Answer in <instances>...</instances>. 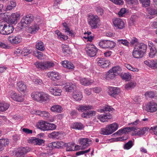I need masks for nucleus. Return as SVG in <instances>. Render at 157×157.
Wrapping results in <instances>:
<instances>
[{"instance_id": "30", "label": "nucleus", "mask_w": 157, "mask_h": 157, "mask_svg": "<svg viewBox=\"0 0 157 157\" xmlns=\"http://www.w3.org/2000/svg\"><path fill=\"white\" fill-rule=\"evenodd\" d=\"M147 48V45L143 43H138L135 45L134 47L135 49L142 50L145 52L146 51Z\"/></svg>"}, {"instance_id": "60", "label": "nucleus", "mask_w": 157, "mask_h": 157, "mask_svg": "<svg viewBox=\"0 0 157 157\" xmlns=\"http://www.w3.org/2000/svg\"><path fill=\"white\" fill-rule=\"evenodd\" d=\"M48 126L47 131L55 129L56 127V125L54 124L48 123Z\"/></svg>"}, {"instance_id": "64", "label": "nucleus", "mask_w": 157, "mask_h": 157, "mask_svg": "<svg viewBox=\"0 0 157 157\" xmlns=\"http://www.w3.org/2000/svg\"><path fill=\"white\" fill-rule=\"evenodd\" d=\"M126 12V9L124 8H122L118 12V14L120 17H123V15Z\"/></svg>"}, {"instance_id": "14", "label": "nucleus", "mask_w": 157, "mask_h": 157, "mask_svg": "<svg viewBox=\"0 0 157 157\" xmlns=\"http://www.w3.org/2000/svg\"><path fill=\"white\" fill-rule=\"evenodd\" d=\"M77 80L80 82L81 85L84 86L91 85L94 82L92 79L82 77H78Z\"/></svg>"}, {"instance_id": "26", "label": "nucleus", "mask_w": 157, "mask_h": 157, "mask_svg": "<svg viewBox=\"0 0 157 157\" xmlns=\"http://www.w3.org/2000/svg\"><path fill=\"white\" fill-rule=\"evenodd\" d=\"M10 106V104L9 103L3 101H0V112L6 111Z\"/></svg>"}, {"instance_id": "45", "label": "nucleus", "mask_w": 157, "mask_h": 157, "mask_svg": "<svg viewBox=\"0 0 157 157\" xmlns=\"http://www.w3.org/2000/svg\"><path fill=\"white\" fill-rule=\"evenodd\" d=\"M63 51L65 56H68V54H70L71 52L69 49V46L67 45L63 44L62 45Z\"/></svg>"}, {"instance_id": "18", "label": "nucleus", "mask_w": 157, "mask_h": 157, "mask_svg": "<svg viewBox=\"0 0 157 157\" xmlns=\"http://www.w3.org/2000/svg\"><path fill=\"white\" fill-rule=\"evenodd\" d=\"M47 75L48 77L54 81L59 80L61 78L60 75L58 72L55 71L48 72Z\"/></svg>"}, {"instance_id": "50", "label": "nucleus", "mask_w": 157, "mask_h": 157, "mask_svg": "<svg viewBox=\"0 0 157 157\" xmlns=\"http://www.w3.org/2000/svg\"><path fill=\"white\" fill-rule=\"evenodd\" d=\"M150 49V52L149 53V57L151 58H153L155 56L157 52V50L155 48L151 47Z\"/></svg>"}, {"instance_id": "36", "label": "nucleus", "mask_w": 157, "mask_h": 157, "mask_svg": "<svg viewBox=\"0 0 157 157\" xmlns=\"http://www.w3.org/2000/svg\"><path fill=\"white\" fill-rule=\"evenodd\" d=\"M55 34L57 35L58 39L61 40H67L68 37L67 36L63 34L59 30H57L55 32Z\"/></svg>"}, {"instance_id": "16", "label": "nucleus", "mask_w": 157, "mask_h": 157, "mask_svg": "<svg viewBox=\"0 0 157 157\" xmlns=\"http://www.w3.org/2000/svg\"><path fill=\"white\" fill-rule=\"evenodd\" d=\"M36 114L44 117V118L47 119L49 118L48 120L50 122H52L54 120V118L53 117H51V119H50V113L47 112L45 111H41L40 110H37L36 111Z\"/></svg>"}, {"instance_id": "43", "label": "nucleus", "mask_w": 157, "mask_h": 157, "mask_svg": "<svg viewBox=\"0 0 157 157\" xmlns=\"http://www.w3.org/2000/svg\"><path fill=\"white\" fill-rule=\"evenodd\" d=\"M147 130L146 128H143L141 129H139L136 130L134 132V134L136 135L141 136L145 134Z\"/></svg>"}, {"instance_id": "27", "label": "nucleus", "mask_w": 157, "mask_h": 157, "mask_svg": "<svg viewBox=\"0 0 157 157\" xmlns=\"http://www.w3.org/2000/svg\"><path fill=\"white\" fill-rule=\"evenodd\" d=\"M98 65L102 68H107L110 64V63L109 60H105L104 59H100L98 61Z\"/></svg>"}, {"instance_id": "61", "label": "nucleus", "mask_w": 157, "mask_h": 157, "mask_svg": "<svg viewBox=\"0 0 157 157\" xmlns=\"http://www.w3.org/2000/svg\"><path fill=\"white\" fill-rule=\"evenodd\" d=\"M0 17L4 21H6L8 19L9 20V17L6 13H2L0 14Z\"/></svg>"}, {"instance_id": "57", "label": "nucleus", "mask_w": 157, "mask_h": 157, "mask_svg": "<svg viewBox=\"0 0 157 157\" xmlns=\"http://www.w3.org/2000/svg\"><path fill=\"white\" fill-rule=\"evenodd\" d=\"M117 43L119 44H122L123 45L128 46L129 45V42L126 40H117Z\"/></svg>"}, {"instance_id": "7", "label": "nucleus", "mask_w": 157, "mask_h": 157, "mask_svg": "<svg viewBox=\"0 0 157 157\" xmlns=\"http://www.w3.org/2000/svg\"><path fill=\"white\" fill-rule=\"evenodd\" d=\"M85 49L86 54L91 57L94 56L96 55L98 51L95 46L91 44H86Z\"/></svg>"}, {"instance_id": "2", "label": "nucleus", "mask_w": 157, "mask_h": 157, "mask_svg": "<svg viewBox=\"0 0 157 157\" xmlns=\"http://www.w3.org/2000/svg\"><path fill=\"white\" fill-rule=\"evenodd\" d=\"M118 128V124L115 122L113 123L107 125L105 128H101L100 133L103 135H109L116 131Z\"/></svg>"}, {"instance_id": "55", "label": "nucleus", "mask_w": 157, "mask_h": 157, "mask_svg": "<svg viewBox=\"0 0 157 157\" xmlns=\"http://www.w3.org/2000/svg\"><path fill=\"white\" fill-rule=\"evenodd\" d=\"M0 140L3 149L4 146H7L9 143V141L8 139H0Z\"/></svg>"}, {"instance_id": "22", "label": "nucleus", "mask_w": 157, "mask_h": 157, "mask_svg": "<svg viewBox=\"0 0 157 157\" xmlns=\"http://www.w3.org/2000/svg\"><path fill=\"white\" fill-rule=\"evenodd\" d=\"M64 143L61 141L52 142L48 144V147L51 148H60L64 145Z\"/></svg>"}, {"instance_id": "19", "label": "nucleus", "mask_w": 157, "mask_h": 157, "mask_svg": "<svg viewBox=\"0 0 157 157\" xmlns=\"http://www.w3.org/2000/svg\"><path fill=\"white\" fill-rule=\"evenodd\" d=\"M48 123L45 121H40L36 124V126L37 128L43 131H47Z\"/></svg>"}, {"instance_id": "56", "label": "nucleus", "mask_w": 157, "mask_h": 157, "mask_svg": "<svg viewBox=\"0 0 157 157\" xmlns=\"http://www.w3.org/2000/svg\"><path fill=\"white\" fill-rule=\"evenodd\" d=\"M126 2L128 4L132 5V7L138 3L137 0H126Z\"/></svg>"}, {"instance_id": "41", "label": "nucleus", "mask_w": 157, "mask_h": 157, "mask_svg": "<svg viewBox=\"0 0 157 157\" xmlns=\"http://www.w3.org/2000/svg\"><path fill=\"white\" fill-rule=\"evenodd\" d=\"M63 109L61 107L58 105L52 106L51 108V111L54 112H56L58 113L61 112Z\"/></svg>"}, {"instance_id": "59", "label": "nucleus", "mask_w": 157, "mask_h": 157, "mask_svg": "<svg viewBox=\"0 0 157 157\" xmlns=\"http://www.w3.org/2000/svg\"><path fill=\"white\" fill-rule=\"evenodd\" d=\"M90 34H84L85 36H83V38L87 40V41H92L94 39V36L92 35H90Z\"/></svg>"}, {"instance_id": "24", "label": "nucleus", "mask_w": 157, "mask_h": 157, "mask_svg": "<svg viewBox=\"0 0 157 157\" xmlns=\"http://www.w3.org/2000/svg\"><path fill=\"white\" fill-rule=\"evenodd\" d=\"M20 15L17 13H12L9 17V21L12 24H15L20 18Z\"/></svg>"}, {"instance_id": "28", "label": "nucleus", "mask_w": 157, "mask_h": 157, "mask_svg": "<svg viewBox=\"0 0 157 157\" xmlns=\"http://www.w3.org/2000/svg\"><path fill=\"white\" fill-rule=\"evenodd\" d=\"M112 116L110 113H108L105 114H101L97 116L98 119L101 121L104 122L107 121V119H110L112 118Z\"/></svg>"}, {"instance_id": "21", "label": "nucleus", "mask_w": 157, "mask_h": 157, "mask_svg": "<svg viewBox=\"0 0 157 157\" xmlns=\"http://www.w3.org/2000/svg\"><path fill=\"white\" fill-rule=\"evenodd\" d=\"M76 109L79 111L82 112L87 110L93 109L94 107L89 105H79L76 107Z\"/></svg>"}, {"instance_id": "44", "label": "nucleus", "mask_w": 157, "mask_h": 157, "mask_svg": "<svg viewBox=\"0 0 157 157\" xmlns=\"http://www.w3.org/2000/svg\"><path fill=\"white\" fill-rule=\"evenodd\" d=\"M31 79L35 84L40 85L43 83L42 80L37 77H35L34 76H32Z\"/></svg>"}, {"instance_id": "53", "label": "nucleus", "mask_w": 157, "mask_h": 157, "mask_svg": "<svg viewBox=\"0 0 157 157\" xmlns=\"http://www.w3.org/2000/svg\"><path fill=\"white\" fill-rule=\"evenodd\" d=\"M127 130H128V128L126 127L124 128L118 130L117 132H115L114 135H120L123 133H126L128 132Z\"/></svg>"}, {"instance_id": "15", "label": "nucleus", "mask_w": 157, "mask_h": 157, "mask_svg": "<svg viewBox=\"0 0 157 157\" xmlns=\"http://www.w3.org/2000/svg\"><path fill=\"white\" fill-rule=\"evenodd\" d=\"M79 141L82 148L83 149L90 145L92 143V140L88 138H81Z\"/></svg>"}, {"instance_id": "11", "label": "nucleus", "mask_w": 157, "mask_h": 157, "mask_svg": "<svg viewBox=\"0 0 157 157\" xmlns=\"http://www.w3.org/2000/svg\"><path fill=\"white\" fill-rule=\"evenodd\" d=\"M21 36L18 35H11L8 38L9 41L11 44H17L22 41Z\"/></svg>"}, {"instance_id": "49", "label": "nucleus", "mask_w": 157, "mask_h": 157, "mask_svg": "<svg viewBox=\"0 0 157 157\" xmlns=\"http://www.w3.org/2000/svg\"><path fill=\"white\" fill-rule=\"evenodd\" d=\"M148 13L151 16L157 14V7L156 10L153 8H148L147 9Z\"/></svg>"}, {"instance_id": "40", "label": "nucleus", "mask_w": 157, "mask_h": 157, "mask_svg": "<svg viewBox=\"0 0 157 157\" xmlns=\"http://www.w3.org/2000/svg\"><path fill=\"white\" fill-rule=\"evenodd\" d=\"M16 5L15 2L13 1H10L6 6L5 10L7 11L12 10L16 6Z\"/></svg>"}, {"instance_id": "39", "label": "nucleus", "mask_w": 157, "mask_h": 157, "mask_svg": "<svg viewBox=\"0 0 157 157\" xmlns=\"http://www.w3.org/2000/svg\"><path fill=\"white\" fill-rule=\"evenodd\" d=\"M61 136V133L59 132L54 131L49 135V137L52 139H59Z\"/></svg>"}, {"instance_id": "25", "label": "nucleus", "mask_w": 157, "mask_h": 157, "mask_svg": "<svg viewBox=\"0 0 157 157\" xmlns=\"http://www.w3.org/2000/svg\"><path fill=\"white\" fill-rule=\"evenodd\" d=\"M145 53V52L142 50H139L137 49H135V48H134L132 53V55L134 58H140L144 56Z\"/></svg>"}, {"instance_id": "10", "label": "nucleus", "mask_w": 157, "mask_h": 157, "mask_svg": "<svg viewBox=\"0 0 157 157\" xmlns=\"http://www.w3.org/2000/svg\"><path fill=\"white\" fill-rule=\"evenodd\" d=\"M33 20V16L32 14H29L24 16L21 21V26L22 27H26L27 25L30 24Z\"/></svg>"}, {"instance_id": "6", "label": "nucleus", "mask_w": 157, "mask_h": 157, "mask_svg": "<svg viewBox=\"0 0 157 157\" xmlns=\"http://www.w3.org/2000/svg\"><path fill=\"white\" fill-rule=\"evenodd\" d=\"M36 67L42 69H46L53 67L55 64L52 61H46L43 62H36L35 63Z\"/></svg>"}, {"instance_id": "9", "label": "nucleus", "mask_w": 157, "mask_h": 157, "mask_svg": "<svg viewBox=\"0 0 157 157\" xmlns=\"http://www.w3.org/2000/svg\"><path fill=\"white\" fill-rule=\"evenodd\" d=\"M145 110L151 113L156 112L157 110V104L153 101L148 102L145 105Z\"/></svg>"}, {"instance_id": "48", "label": "nucleus", "mask_w": 157, "mask_h": 157, "mask_svg": "<svg viewBox=\"0 0 157 157\" xmlns=\"http://www.w3.org/2000/svg\"><path fill=\"white\" fill-rule=\"evenodd\" d=\"M110 69L116 75L119 74L121 71V68L118 66L114 67Z\"/></svg>"}, {"instance_id": "63", "label": "nucleus", "mask_w": 157, "mask_h": 157, "mask_svg": "<svg viewBox=\"0 0 157 157\" xmlns=\"http://www.w3.org/2000/svg\"><path fill=\"white\" fill-rule=\"evenodd\" d=\"M151 132H153L155 135H157V126H154L151 128L149 130Z\"/></svg>"}, {"instance_id": "54", "label": "nucleus", "mask_w": 157, "mask_h": 157, "mask_svg": "<svg viewBox=\"0 0 157 157\" xmlns=\"http://www.w3.org/2000/svg\"><path fill=\"white\" fill-rule=\"evenodd\" d=\"M133 145L132 141L130 140L124 145V148L125 149L128 150L131 148Z\"/></svg>"}, {"instance_id": "46", "label": "nucleus", "mask_w": 157, "mask_h": 157, "mask_svg": "<svg viewBox=\"0 0 157 157\" xmlns=\"http://www.w3.org/2000/svg\"><path fill=\"white\" fill-rule=\"evenodd\" d=\"M36 49L42 51H44L45 49L43 43L41 41H40L36 44Z\"/></svg>"}, {"instance_id": "17", "label": "nucleus", "mask_w": 157, "mask_h": 157, "mask_svg": "<svg viewBox=\"0 0 157 157\" xmlns=\"http://www.w3.org/2000/svg\"><path fill=\"white\" fill-rule=\"evenodd\" d=\"M144 63L148 67L155 69L157 68V59H154L152 60L148 59L144 62Z\"/></svg>"}, {"instance_id": "1", "label": "nucleus", "mask_w": 157, "mask_h": 157, "mask_svg": "<svg viewBox=\"0 0 157 157\" xmlns=\"http://www.w3.org/2000/svg\"><path fill=\"white\" fill-rule=\"evenodd\" d=\"M31 97L35 100L41 102L49 101L50 96L44 92H33L31 94Z\"/></svg>"}, {"instance_id": "3", "label": "nucleus", "mask_w": 157, "mask_h": 157, "mask_svg": "<svg viewBox=\"0 0 157 157\" xmlns=\"http://www.w3.org/2000/svg\"><path fill=\"white\" fill-rule=\"evenodd\" d=\"M99 18L96 15L90 13L87 16V21L91 28L93 29H96L98 26Z\"/></svg>"}, {"instance_id": "5", "label": "nucleus", "mask_w": 157, "mask_h": 157, "mask_svg": "<svg viewBox=\"0 0 157 157\" xmlns=\"http://www.w3.org/2000/svg\"><path fill=\"white\" fill-rule=\"evenodd\" d=\"M116 43L112 41L107 40H101L99 43V45L101 48L110 49L113 48L116 46Z\"/></svg>"}, {"instance_id": "62", "label": "nucleus", "mask_w": 157, "mask_h": 157, "mask_svg": "<svg viewBox=\"0 0 157 157\" xmlns=\"http://www.w3.org/2000/svg\"><path fill=\"white\" fill-rule=\"evenodd\" d=\"M32 52L31 49H27L26 48H24L22 50L23 55L24 56L27 55L28 54H30Z\"/></svg>"}, {"instance_id": "33", "label": "nucleus", "mask_w": 157, "mask_h": 157, "mask_svg": "<svg viewBox=\"0 0 157 157\" xmlns=\"http://www.w3.org/2000/svg\"><path fill=\"white\" fill-rule=\"evenodd\" d=\"M116 76V75L110 69L105 75V77L106 79L109 80L115 78Z\"/></svg>"}, {"instance_id": "52", "label": "nucleus", "mask_w": 157, "mask_h": 157, "mask_svg": "<svg viewBox=\"0 0 157 157\" xmlns=\"http://www.w3.org/2000/svg\"><path fill=\"white\" fill-rule=\"evenodd\" d=\"M136 85L135 82H131L126 84L125 86V88L126 89L129 90L133 88Z\"/></svg>"}, {"instance_id": "47", "label": "nucleus", "mask_w": 157, "mask_h": 157, "mask_svg": "<svg viewBox=\"0 0 157 157\" xmlns=\"http://www.w3.org/2000/svg\"><path fill=\"white\" fill-rule=\"evenodd\" d=\"M121 76L122 79L125 80H129L131 78V75L128 72L121 74Z\"/></svg>"}, {"instance_id": "34", "label": "nucleus", "mask_w": 157, "mask_h": 157, "mask_svg": "<svg viewBox=\"0 0 157 157\" xmlns=\"http://www.w3.org/2000/svg\"><path fill=\"white\" fill-rule=\"evenodd\" d=\"M72 97L76 101H80L83 98L82 93L81 92H74L73 93Z\"/></svg>"}, {"instance_id": "12", "label": "nucleus", "mask_w": 157, "mask_h": 157, "mask_svg": "<svg viewBox=\"0 0 157 157\" xmlns=\"http://www.w3.org/2000/svg\"><path fill=\"white\" fill-rule=\"evenodd\" d=\"M112 22L113 26L116 28L121 29L124 27V23L121 18H114L112 20Z\"/></svg>"}, {"instance_id": "37", "label": "nucleus", "mask_w": 157, "mask_h": 157, "mask_svg": "<svg viewBox=\"0 0 157 157\" xmlns=\"http://www.w3.org/2000/svg\"><path fill=\"white\" fill-rule=\"evenodd\" d=\"M17 90L21 91H25L27 88L26 85L24 82H19L17 83Z\"/></svg>"}, {"instance_id": "42", "label": "nucleus", "mask_w": 157, "mask_h": 157, "mask_svg": "<svg viewBox=\"0 0 157 157\" xmlns=\"http://www.w3.org/2000/svg\"><path fill=\"white\" fill-rule=\"evenodd\" d=\"M31 142L36 145H40L44 142V140L38 138H34L31 140Z\"/></svg>"}, {"instance_id": "35", "label": "nucleus", "mask_w": 157, "mask_h": 157, "mask_svg": "<svg viewBox=\"0 0 157 157\" xmlns=\"http://www.w3.org/2000/svg\"><path fill=\"white\" fill-rule=\"evenodd\" d=\"M71 127L75 129L81 130L84 128V126L81 123L77 122L72 124Z\"/></svg>"}, {"instance_id": "31", "label": "nucleus", "mask_w": 157, "mask_h": 157, "mask_svg": "<svg viewBox=\"0 0 157 157\" xmlns=\"http://www.w3.org/2000/svg\"><path fill=\"white\" fill-rule=\"evenodd\" d=\"M96 112L95 111L91 110L83 113L81 114L82 117L86 118H89L90 117L95 115Z\"/></svg>"}, {"instance_id": "23", "label": "nucleus", "mask_w": 157, "mask_h": 157, "mask_svg": "<svg viewBox=\"0 0 157 157\" xmlns=\"http://www.w3.org/2000/svg\"><path fill=\"white\" fill-rule=\"evenodd\" d=\"M120 92V89L118 87H110L108 90V94L113 97H114L116 94H119Z\"/></svg>"}, {"instance_id": "4", "label": "nucleus", "mask_w": 157, "mask_h": 157, "mask_svg": "<svg viewBox=\"0 0 157 157\" xmlns=\"http://www.w3.org/2000/svg\"><path fill=\"white\" fill-rule=\"evenodd\" d=\"M43 21L39 17H36L34 19V23L30 27L31 33L35 34L39 29L40 27L42 25Z\"/></svg>"}, {"instance_id": "29", "label": "nucleus", "mask_w": 157, "mask_h": 157, "mask_svg": "<svg viewBox=\"0 0 157 157\" xmlns=\"http://www.w3.org/2000/svg\"><path fill=\"white\" fill-rule=\"evenodd\" d=\"M75 84L70 81L66 82V85L63 87L65 90L67 92H70L74 89Z\"/></svg>"}, {"instance_id": "51", "label": "nucleus", "mask_w": 157, "mask_h": 157, "mask_svg": "<svg viewBox=\"0 0 157 157\" xmlns=\"http://www.w3.org/2000/svg\"><path fill=\"white\" fill-rule=\"evenodd\" d=\"M113 108L110 106L107 105L103 106L101 109H100L99 111L101 113L104 112L110 111H112Z\"/></svg>"}, {"instance_id": "8", "label": "nucleus", "mask_w": 157, "mask_h": 157, "mask_svg": "<svg viewBox=\"0 0 157 157\" xmlns=\"http://www.w3.org/2000/svg\"><path fill=\"white\" fill-rule=\"evenodd\" d=\"M31 148L29 147H21L17 148L13 151V155L16 157L22 156L29 152Z\"/></svg>"}, {"instance_id": "13", "label": "nucleus", "mask_w": 157, "mask_h": 157, "mask_svg": "<svg viewBox=\"0 0 157 157\" xmlns=\"http://www.w3.org/2000/svg\"><path fill=\"white\" fill-rule=\"evenodd\" d=\"M9 98H11L14 100L18 102H22L24 100L22 97L17 94L14 91H11L8 92V94Z\"/></svg>"}, {"instance_id": "38", "label": "nucleus", "mask_w": 157, "mask_h": 157, "mask_svg": "<svg viewBox=\"0 0 157 157\" xmlns=\"http://www.w3.org/2000/svg\"><path fill=\"white\" fill-rule=\"evenodd\" d=\"M33 55V56H36L37 58L40 59H44L45 57V56L43 54V53L40 52L37 50L34 51Z\"/></svg>"}, {"instance_id": "20", "label": "nucleus", "mask_w": 157, "mask_h": 157, "mask_svg": "<svg viewBox=\"0 0 157 157\" xmlns=\"http://www.w3.org/2000/svg\"><path fill=\"white\" fill-rule=\"evenodd\" d=\"M49 92L55 96H60L61 94L62 90L58 87H51L48 89Z\"/></svg>"}, {"instance_id": "32", "label": "nucleus", "mask_w": 157, "mask_h": 157, "mask_svg": "<svg viewBox=\"0 0 157 157\" xmlns=\"http://www.w3.org/2000/svg\"><path fill=\"white\" fill-rule=\"evenodd\" d=\"M61 63L64 67L68 69H74L75 68L74 65L68 61L65 60L62 61Z\"/></svg>"}, {"instance_id": "58", "label": "nucleus", "mask_w": 157, "mask_h": 157, "mask_svg": "<svg viewBox=\"0 0 157 157\" xmlns=\"http://www.w3.org/2000/svg\"><path fill=\"white\" fill-rule=\"evenodd\" d=\"M143 5V7H146L148 6L150 3V0H140Z\"/></svg>"}]
</instances>
